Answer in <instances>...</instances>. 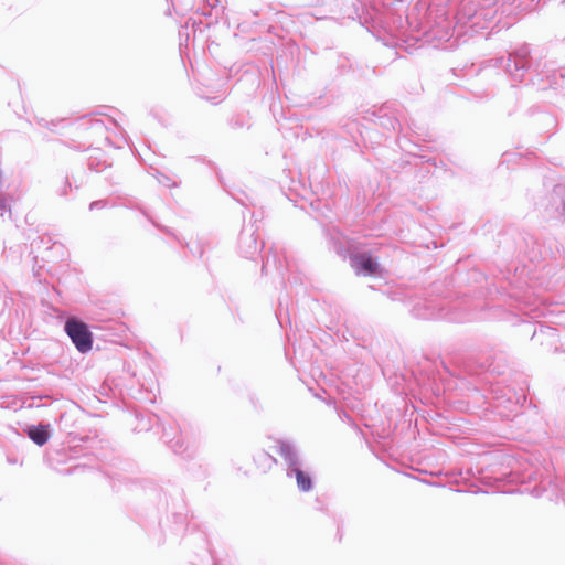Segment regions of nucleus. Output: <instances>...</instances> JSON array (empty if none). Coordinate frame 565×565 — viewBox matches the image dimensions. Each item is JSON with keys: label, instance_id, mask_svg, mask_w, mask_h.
<instances>
[{"label": "nucleus", "instance_id": "3", "mask_svg": "<svg viewBox=\"0 0 565 565\" xmlns=\"http://www.w3.org/2000/svg\"><path fill=\"white\" fill-rule=\"evenodd\" d=\"M29 437L38 445H44L49 439V433L43 427H32L29 429Z\"/></svg>", "mask_w": 565, "mask_h": 565}, {"label": "nucleus", "instance_id": "5", "mask_svg": "<svg viewBox=\"0 0 565 565\" xmlns=\"http://www.w3.org/2000/svg\"><path fill=\"white\" fill-rule=\"evenodd\" d=\"M262 459H263L264 461H268V467H269V468H271V466L276 463V459H275V458H273V457H271V456H269V455H263V456H262Z\"/></svg>", "mask_w": 565, "mask_h": 565}, {"label": "nucleus", "instance_id": "2", "mask_svg": "<svg viewBox=\"0 0 565 565\" xmlns=\"http://www.w3.org/2000/svg\"><path fill=\"white\" fill-rule=\"evenodd\" d=\"M351 265L358 275L361 273L373 275L379 271V264L366 253L352 256Z\"/></svg>", "mask_w": 565, "mask_h": 565}, {"label": "nucleus", "instance_id": "6", "mask_svg": "<svg viewBox=\"0 0 565 565\" xmlns=\"http://www.w3.org/2000/svg\"><path fill=\"white\" fill-rule=\"evenodd\" d=\"M7 212H9V210L7 209L4 201L0 199V216H4Z\"/></svg>", "mask_w": 565, "mask_h": 565}, {"label": "nucleus", "instance_id": "4", "mask_svg": "<svg viewBox=\"0 0 565 565\" xmlns=\"http://www.w3.org/2000/svg\"><path fill=\"white\" fill-rule=\"evenodd\" d=\"M294 472H295V476H296L298 488L301 491H309V490H311V488H312L311 478L306 472H303L302 470H300L298 468H295Z\"/></svg>", "mask_w": 565, "mask_h": 565}, {"label": "nucleus", "instance_id": "1", "mask_svg": "<svg viewBox=\"0 0 565 565\" xmlns=\"http://www.w3.org/2000/svg\"><path fill=\"white\" fill-rule=\"evenodd\" d=\"M65 332L79 352L86 353L92 350L93 334L85 322L70 318L65 322Z\"/></svg>", "mask_w": 565, "mask_h": 565}]
</instances>
